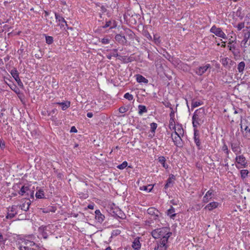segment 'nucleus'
I'll use <instances>...</instances> for the list:
<instances>
[{"label":"nucleus","instance_id":"obj_1","mask_svg":"<svg viewBox=\"0 0 250 250\" xmlns=\"http://www.w3.org/2000/svg\"><path fill=\"white\" fill-rule=\"evenodd\" d=\"M205 110L203 107L196 110L192 117V122L193 127H197L202 124L205 118Z\"/></svg>","mask_w":250,"mask_h":250},{"label":"nucleus","instance_id":"obj_2","mask_svg":"<svg viewBox=\"0 0 250 250\" xmlns=\"http://www.w3.org/2000/svg\"><path fill=\"white\" fill-rule=\"evenodd\" d=\"M19 249L20 250H37L39 246L33 241L21 238L19 241Z\"/></svg>","mask_w":250,"mask_h":250},{"label":"nucleus","instance_id":"obj_3","mask_svg":"<svg viewBox=\"0 0 250 250\" xmlns=\"http://www.w3.org/2000/svg\"><path fill=\"white\" fill-rule=\"evenodd\" d=\"M170 232L169 231V229L167 227H164L152 230L151 235L154 238L158 239L167 235Z\"/></svg>","mask_w":250,"mask_h":250},{"label":"nucleus","instance_id":"obj_4","mask_svg":"<svg viewBox=\"0 0 250 250\" xmlns=\"http://www.w3.org/2000/svg\"><path fill=\"white\" fill-rule=\"evenodd\" d=\"M19 194L21 196L25 195L27 197L34 198V191L31 188V186L24 185L21 188Z\"/></svg>","mask_w":250,"mask_h":250},{"label":"nucleus","instance_id":"obj_5","mask_svg":"<svg viewBox=\"0 0 250 250\" xmlns=\"http://www.w3.org/2000/svg\"><path fill=\"white\" fill-rule=\"evenodd\" d=\"M210 32L214 34L216 36L222 38L224 39H227L225 33L222 31V29L217 27L215 25H213L210 29Z\"/></svg>","mask_w":250,"mask_h":250},{"label":"nucleus","instance_id":"obj_6","mask_svg":"<svg viewBox=\"0 0 250 250\" xmlns=\"http://www.w3.org/2000/svg\"><path fill=\"white\" fill-rule=\"evenodd\" d=\"M247 125H243L242 123H241V131L242 132L244 138L250 140V123L248 124L247 122Z\"/></svg>","mask_w":250,"mask_h":250},{"label":"nucleus","instance_id":"obj_7","mask_svg":"<svg viewBox=\"0 0 250 250\" xmlns=\"http://www.w3.org/2000/svg\"><path fill=\"white\" fill-rule=\"evenodd\" d=\"M244 39L241 42V46L244 48H247L250 45V42H248L250 37V31L247 30H244Z\"/></svg>","mask_w":250,"mask_h":250},{"label":"nucleus","instance_id":"obj_8","mask_svg":"<svg viewBox=\"0 0 250 250\" xmlns=\"http://www.w3.org/2000/svg\"><path fill=\"white\" fill-rule=\"evenodd\" d=\"M174 134L176 135L175 137H173V134H171V137L174 145L177 147H182L183 146V142L181 136L176 131H175Z\"/></svg>","mask_w":250,"mask_h":250},{"label":"nucleus","instance_id":"obj_9","mask_svg":"<svg viewBox=\"0 0 250 250\" xmlns=\"http://www.w3.org/2000/svg\"><path fill=\"white\" fill-rule=\"evenodd\" d=\"M147 212L148 214L153 216L154 220H156L159 219L161 213L156 208L152 207L149 208L147 209Z\"/></svg>","mask_w":250,"mask_h":250},{"label":"nucleus","instance_id":"obj_10","mask_svg":"<svg viewBox=\"0 0 250 250\" xmlns=\"http://www.w3.org/2000/svg\"><path fill=\"white\" fill-rule=\"evenodd\" d=\"M18 206L16 205H13L11 207H9L8 211L10 212H8L6 216L7 219H12L14 218L15 215L18 213L17 209Z\"/></svg>","mask_w":250,"mask_h":250},{"label":"nucleus","instance_id":"obj_11","mask_svg":"<svg viewBox=\"0 0 250 250\" xmlns=\"http://www.w3.org/2000/svg\"><path fill=\"white\" fill-rule=\"evenodd\" d=\"M10 73L19 86H22L23 84L19 77V73L16 68H14L10 71Z\"/></svg>","mask_w":250,"mask_h":250},{"label":"nucleus","instance_id":"obj_12","mask_svg":"<svg viewBox=\"0 0 250 250\" xmlns=\"http://www.w3.org/2000/svg\"><path fill=\"white\" fill-rule=\"evenodd\" d=\"M210 68V64H207L205 66H200L198 68H196L195 72L198 76H202L203 74H204L208 69Z\"/></svg>","mask_w":250,"mask_h":250},{"label":"nucleus","instance_id":"obj_13","mask_svg":"<svg viewBox=\"0 0 250 250\" xmlns=\"http://www.w3.org/2000/svg\"><path fill=\"white\" fill-rule=\"evenodd\" d=\"M235 161L237 164L240 165L244 167H245L247 166V162L246 161V158L243 155L239 156L237 155L235 158Z\"/></svg>","mask_w":250,"mask_h":250},{"label":"nucleus","instance_id":"obj_14","mask_svg":"<svg viewBox=\"0 0 250 250\" xmlns=\"http://www.w3.org/2000/svg\"><path fill=\"white\" fill-rule=\"evenodd\" d=\"M230 146L232 150L236 155L241 153V148L240 147L239 143L233 142L230 143Z\"/></svg>","mask_w":250,"mask_h":250},{"label":"nucleus","instance_id":"obj_15","mask_svg":"<svg viewBox=\"0 0 250 250\" xmlns=\"http://www.w3.org/2000/svg\"><path fill=\"white\" fill-rule=\"evenodd\" d=\"M175 180V176L173 174H170L169 177L167 180L166 184L165 185V188L167 189L169 187L173 186L174 181Z\"/></svg>","mask_w":250,"mask_h":250},{"label":"nucleus","instance_id":"obj_16","mask_svg":"<svg viewBox=\"0 0 250 250\" xmlns=\"http://www.w3.org/2000/svg\"><path fill=\"white\" fill-rule=\"evenodd\" d=\"M115 40L121 44H126L127 40L125 36L121 34H117L115 37Z\"/></svg>","mask_w":250,"mask_h":250},{"label":"nucleus","instance_id":"obj_17","mask_svg":"<svg viewBox=\"0 0 250 250\" xmlns=\"http://www.w3.org/2000/svg\"><path fill=\"white\" fill-rule=\"evenodd\" d=\"M171 232H170L167 235L161 238V241L160 242V243L161 244V246L164 247L165 250H167L168 247V246L167 245V243L168 239L171 236Z\"/></svg>","mask_w":250,"mask_h":250},{"label":"nucleus","instance_id":"obj_18","mask_svg":"<svg viewBox=\"0 0 250 250\" xmlns=\"http://www.w3.org/2000/svg\"><path fill=\"white\" fill-rule=\"evenodd\" d=\"M55 16L57 21L62 22V23L60 24L61 27H63L64 26V24L63 23H64L65 26H67L66 21L64 20L63 17L61 16L59 14L55 13Z\"/></svg>","mask_w":250,"mask_h":250},{"label":"nucleus","instance_id":"obj_19","mask_svg":"<svg viewBox=\"0 0 250 250\" xmlns=\"http://www.w3.org/2000/svg\"><path fill=\"white\" fill-rule=\"evenodd\" d=\"M233 109H234V114H237V116L234 117V120L236 121L238 119H240L241 122L242 123L243 110L241 108H238L235 109L234 107H233Z\"/></svg>","mask_w":250,"mask_h":250},{"label":"nucleus","instance_id":"obj_20","mask_svg":"<svg viewBox=\"0 0 250 250\" xmlns=\"http://www.w3.org/2000/svg\"><path fill=\"white\" fill-rule=\"evenodd\" d=\"M139 239V237L136 238L132 242V247L134 250H140L141 248V244Z\"/></svg>","mask_w":250,"mask_h":250},{"label":"nucleus","instance_id":"obj_21","mask_svg":"<svg viewBox=\"0 0 250 250\" xmlns=\"http://www.w3.org/2000/svg\"><path fill=\"white\" fill-rule=\"evenodd\" d=\"M47 230V226H42L39 228V231L41 233L44 239H47L48 237Z\"/></svg>","mask_w":250,"mask_h":250},{"label":"nucleus","instance_id":"obj_22","mask_svg":"<svg viewBox=\"0 0 250 250\" xmlns=\"http://www.w3.org/2000/svg\"><path fill=\"white\" fill-rule=\"evenodd\" d=\"M213 192L214 191L212 189H210L208 191L205 195L203 197L204 202H208L209 200L211 198L212 196L213 195Z\"/></svg>","mask_w":250,"mask_h":250},{"label":"nucleus","instance_id":"obj_23","mask_svg":"<svg viewBox=\"0 0 250 250\" xmlns=\"http://www.w3.org/2000/svg\"><path fill=\"white\" fill-rule=\"evenodd\" d=\"M95 219L97 220L98 222L100 223H102L104 219V216L102 214L100 211V210L98 209L95 211Z\"/></svg>","mask_w":250,"mask_h":250},{"label":"nucleus","instance_id":"obj_24","mask_svg":"<svg viewBox=\"0 0 250 250\" xmlns=\"http://www.w3.org/2000/svg\"><path fill=\"white\" fill-rule=\"evenodd\" d=\"M219 203L216 202H213L208 204L205 208V209L211 211L216 208L218 206Z\"/></svg>","mask_w":250,"mask_h":250},{"label":"nucleus","instance_id":"obj_25","mask_svg":"<svg viewBox=\"0 0 250 250\" xmlns=\"http://www.w3.org/2000/svg\"><path fill=\"white\" fill-rule=\"evenodd\" d=\"M110 27V29H112L116 27L115 21H114L109 20L106 21L105 24L103 26V28H106Z\"/></svg>","mask_w":250,"mask_h":250},{"label":"nucleus","instance_id":"obj_26","mask_svg":"<svg viewBox=\"0 0 250 250\" xmlns=\"http://www.w3.org/2000/svg\"><path fill=\"white\" fill-rule=\"evenodd\" d=\"M136 80L139 83H148L147 79L140 74L136 75Z\"/></svg>","mask_w":250,"mask_h":250},{"label":"nucleus","instance_id":"obj_27","mask_svg":"<svg viewBox=\"0 0 250 250\" xmlns=\"http://www.w3.org/2000/svg\"><path fill=\"white\" fill-rule=\"evenodd\" d=\"M203 102L201 101H195L194 99H193L191 101V109L193 110L194 108L203 105Z\"/></svg>","mask_w":250,"mask_h":250},{"label":"nucleus","instance_id":"obj_28","mask_svg":"<svg viewBox=\"0 0 250 250\" xmlns=\"http://www.w3.org/2000/svg\"><path fill=\"white\" fill-rule=\"evenodd\" d=\"M167 215L172 219H174V217L176 216V214L175 213V208L171 207V208L167 210Z\"/></svg>","mask_w":250,"mask_h":250},{"label":"nucleus","instance_id":"obj_29","mask_svg":"<svg viewBox=\"0 0 250 250\" xmlns=\"http://www.w3.org/2000/svg\"><path fill=\"white\" fill-rule=\"evenodd\" d=\"M246 64L245 62L243 61L239 62L237 66V69L239 73H243L245 69Z\"/></svg>","mask_w":250,"mask_h":250},{"label":"nucleus","instance_id":"obj_30","mask_svg":"<svg viewBox=\"0 0 250 250\" xmlns=\"http://www.w3.org/2000/svg\"><path fill=\"white\" fill-rule=\"evenodd\" d=\"M56 104L61 105L62 109L63 110H65L70 106V103L69 102L57 103Z\"/></svg>","mask_w":250,"mask_h":250},{"label":"nucleus","instance_id":"obj_31","mask_svg":"<svg viewBox=\"0 0 250 250\" xmlns=\"http://www.w3.org/2000/svg\"><path fill=\"white\" fill-rule=\"evenodd\" d=\"M138 113L139 115H142L144 113H146L147 110L146 107V106L143 105H139L138 106Z\"/></svg>","mask_w":250,"mask_h":250},{"label":"nucleus","instance_id":"obj_32","mask_svg":"<svg viewBox=\"0 0 250 250\" xmlns=\"http://www.w3.org/2000/svg\"><path fill=\"white\" fill-rule=\"evenodd\" d=\"M159 162L162 165L163 167L165 168H168V165L166 164V158L164 156H160L158 159Z\"/></svg>","mask_w":250,"mask_h":250},{"label":"nucleus","instance_id":"obj_33","mask_svg":"<svg viewBox=\"0 0 250 250\" xmlns=\"http://www.w3.org/2000/svg\"><path fill=\"white\" fill-rule=\"evenodd\" d=\"M110 37L108 36H106L104 38H102L100 40L103 44H107L110 42Z\"/></svg>","mask_w":250,"mask_h":250},{"label":"nucleus","instance_id":"obj_34","mask_svg":"<svg viewBox=\"0 0 250 250\" xmlns=\"http://www.w3.org/2000/svg\"><path fill=\"white\" fill-rule=\"evenodd\" d=\"M36 197L38 199H42L44 198V192L42 189H39L38 191H37L36 193Z\"/></svg>","mask_w":250,"mask_h":250},{"label":"nucleus","instance_id":"obj_35","mask_svg":"<svg viewBox=\"0 0 250 250\" xmlns=\"http://www.w3.org/2000/svg\"><path fill=\"white\" fill-rule=\"evenodd\" d=\"M194 141L196 145V146L198 147V149H201L202 148V146H201L200 140L199 139V136H198L197 137H194Z\"/></svg>","mask_w":250,"mask_h":250},{"label":"nucleus","instance_id":"obj_36","mask_svg":"<svg viewBox=\"0 0 250 250\" xmlns=\"http://www.w3.org/2000/svg\"><path fill=\"white\" fill-rule=\"evenodd\" d=\"M249 174V171L247 169H242L240 171V174L242 179L246 178Z\"/></svg>","mask_w":250,"mask_h":250},{"label":"nucleus","instance_id":"obj_37","mask_svg":"<svg viewBox=\"0 0 250 250\" xmlns=\"http://www.w3.org/2000/svg\"><path fill=\"white\" fill-rule=\"evenodd\" d=\"M140 188L141 190H146L148 192H150L152 189L153 187H152L151 185H149L147 186H144L141 187H140Z\"/></svg>","mask_w":250,"mask_h":250},{"label":"nucleus","instance_id":"obj_38","mask_svg":"<svg viewBox=\"0 0 250 250\" xmlns=\"http://www.w3.org/2000/svg\"><path fill=\"white\" fill-rule=\"evenodd\" d=\"M169 126L170 129H174L176 131L175 119H170Z\"/></svg>","mask_w":250,"mask_h":250},{"label":"nucleus","instance_id":"obj_39","mask_svg":"<svg viewBox=\"0 0 250 250\" xmlns=\"http://www.w3.org/2000/svg\"><path fill=\"white\" fill-rule=\"evenodd\" d=\"M222 150L223 151H224L226 154H227V158H229V150L228 149V146H227V145L224 143V145L223 146H222Z\"/></svg>","mask_w":250,"mask_h":250},{"label":"nucleus","instance_id":"obj_40","mask_svg":"<svg viewBox=\"0 0 250 250\" xmlns=\"http://www.w3.org/2000/svg\"><path fill=\"white\" fill-rule=\"evenodd\" d=\"M45 40L46 43L51 44L53 42V38L51 36H46L45 37Z\"/></svg>","mask_w":250,"mask_h":250},{"label":"nucleus","instance_id":"obj_41","mask_svg":"<svg viewBox=\"0 0 250 250\" xmlns=\"http://www.w3.org/2000/svg\"><path fill=\"white\" fill-rule=\"evenodd\" d=\"M157 127V124L155 123L150 124L151 132L154 133Z\"/></svg>","mask_w":250,"mask_h":250},{"label":"nucleus","instance_id":"obj_42","mask_svg":"<svg viewBox=\"0 0 250 250\" xmlns=\"http://www.w3.org/2000/svg\"><path fill=\"white\" fill-rule=\"evenodd\" d=\"M127 166V163L126 161H124L122 164L119 165L117 166V167L120 169H123L125 168Z\"/></svg>","mask_w":250,"mask_h":250},{"label":"nucleus","instance_id":"obj_43","mask_svg":"<svg viewBox=\"0 0 250 250\" xmlns=\"http://www.w3.org/2000/svg\"><path fill=\"white\" fill-rule=\"evenodd\" d=\"M124 98L127 99L129 101H131L133 99V96L132 95L129 93H126L124 95Z\"/></svg>","mask_w":250,"mask_h":250},{"label":"nucleus","instance_id":"obj_44","mask_svg":"<svg viewBox=\"0 0 250 250\" xmlns=\"http://www.w3.org/2000/svg\"><path fill=\"white\" fill-rule=\"evenodd\" d=\"M153 39L155 43L157 44H158L160 43V37L157 35H154L153 37Z\"/></svg>","mask_w":250,"mask_h":250},{"label":"nucleus","instance_id":"obj_45","mask_svg":"<svg viewBox=\"0 0 250 250\" xmlns=\"http://www.w3.org/2000/svg\"><path fill=\"white\" fill-rule=\"evenodd\" d=\"M163 104L166 107L169 108L170 109L173 108L171 104L168 101H164L162 102Z\"/></svg>","mask_w":250,"mask_h":250},{"label":"nucleus","instance_id":"obj_46","mask_svg":"<svg viewBox=\"0 0 250 250\" xmlns=\"http://www.w3.org/2000/svg\"><path fill=\"white\" fill-rule=\"evenodd\" d=\"M229 59L228 58H224L222 60V63L224 66H226L228 64Z\"/></svg>","mask_w":250,"mask_h":250},{"label":"nucleus","instance_id":"obj_47","mask_svg":"<svg viewBox=\"0 0 250 250\" xmlns=\"http://www.w3.org/2000/svg\"><path fill=\"white\" fill-rule=\"evenodd\" d=\"M245 26V23L244 22H240L238 24L236 27L238 30H241L242 29H243Z\"/></svg>","mask_w":250,"mask_h":250},{"label":"nucleus","instance_id":"obj_48","mask_svg":"<svg viewBox=\"0 0 250 250\" xmlns=\"http://www.w3.org/2000/svg\"><path fill=\"white\" fill-rule=\"evenodd\" d=\"M228 47L229 48V50L234 54V50L235 49L236 46L234 44H229L228 45Z\"/></svg>","mask_w":250,"mask_h":250},{"label":"nucleus","instance_id":"obj_49","mask_svg":"<svg viewBox=\"0 0 250 250\" xmlns=\"http://www.w3.org/2000/svg\"><path fill=\"white\" fill-rule=\"evenodd\" d=\"M113 56L115 57H118V56H119V55H118V53H113L112 54H108V55H106L107 58L109 60L111 59V58Z\"/></svg>","mask_w":250,"mask_h":250},{"label":"nucleus","instance_id":"obj_50","mask_svg":"<svg viewBox=\"0 0 250 250\" xmlns=\"http://www.w3.org/2000/svg\"><path fill=\"white\" fill-rule=\"evenodd\" d=\"M30 204L29 203H27V206L26 208H25V204H22V206H20V208H21V209L23 210L24 211H27L28 210L29 208Z\"/></svg>","mask_w":250,"mask_h":250},{"label":"nucleus","instance_id":"obj_51","mask_svg":"<svg viewBox=\"0 0 250 250\" xmlns=\"http://www.w3.org/2000/svg\"><path fill=\"white\" fill-rule=\"evenodd\" d=\"M127 110H128L127 108H126L125 107L122 106L119 108V111L120 113H124L126 112L127 111Z\"/></svg>","mask_w":250,"mask_h":250},{"label":"nucleus","instance_id":"obj_52","mask_svg":"<svg viewBox=\"0 0 250 250\" xmlns=\"http://www.w3.org/2000/svg\"><path fill=\"white\" fill-rule=\"evenodd\" d=\"M39 53H37V54H35V57L37 59H41V58H42L43 55L42 53V52L40 50H39Z\"/></svg>","mask_w":250,"mask_h":250},{"label":"nucleus","instance_id":"obj_53","mask_svg":"<svg viewBox=\"0 0 250 250\" xmlns=\"http://www.w3.org/2000/svg\"><path fill=\"white\" fill-rule=\"evenodd\" d=\"M170 110H171V111L169 114L170 119H175V118H174L175 114H174V111L173 110V109L171 108V109H170Z\"/></svg>","mask_w":250,"mask_h":250},{"label":"nucleus","instance_id":"obj_54","mask_svg":"<svg viewBox=\"0 0 250 250\" xmlns=\"http://www.w3.org/2000/svg\"><path fill=\"white\" fill-rule=\"evenodd\" d=\"M197 128V127H194V137L199 136V133Z\"/></svg>","mask_w":250,"mask_h":250},{"label":"nucleus","instance_id":"obj_55","mask_svg":"<svg viewBox=\"0 0 250 250\" xmlns=\"http://www.w3.org/2000/svg\"><path fill=\"white\" fill-rule=\"evenodd\" d=\"M177 132L178 133L179 135L181 134H183L184 133V130L183 129V128H182V126H180L179 127H178L177 129Z\"/></svg>","mask_w":250,"mask_h":250},{"label":"nucleus","instance_id":"obj_56","mask_svg":"<svg viewBox=\"0 0 250 250\" xmlns=\"http://www.w3.org/2000/svg\"><path fill=\"white\" fill-rule=\"evenodd\" d=\"M116 215L120 218H122V219H123L124 218V216H125V214H123L121 212V211L120 210L119 211V214H116Z\"/></svg>","mask_w":250,"mask_h":250},{"label":"nucleus","instance_id":"obj_57","mask_svg":"<svg viewBox=\"0 0 250 250\" xmlns=\"http://www.w3.org/2000/svg\"><path fill=\"white\" fill-rule=\"evenodd\" d=\"M127 32L128 33V35H129V36H130L131 38L133 37V36H134V33L132 31H131L129 29H127Z\"/></svg>","mask_w":250,"mask_h":250},{"label":"nucleus","instance_id":"obj_58","mask_svg":"<svg viewBox=\"0 0 250 250\" xmlns=\"http://www.w3.org/2000/svg\"><path fill=\"white\" fill-rule=\"evenodd\" d=\"M70 132L76 133V132H77V130L76 128V127L73 126L71 127V129H70Z\"/></svg>","mask_w":250,"mask_h":250},{"label":"nucleus","instance_id":"obj_59","mask_svg":"<svg viewBox=\"0 0 250 250\" xmlns=\"http://www.w3.org/2000/svg\"><path fill=\"white\" fill-rule=\"evenodd\" d=\"M145 36L149 40H152V37L151 36V35H150V34L148 33V32H147L146 35H145Z\"/></svg>","mask_w":250,"mask_h":250},{"label":"nucleus","instance_id":"obj_60","mask_svg":"<svg viewBox=\"0 0 250 250\" xmlns=\"http://www.w3.org/2000/svg\"><path fill=\"white\" fill-rule=\"evenodd\" d=\"M0 147L1 149H3L5 147V144L4 142H2V141L0 142Z\"/></svg>","mask_w":250,"mask_h":250},{"label":"nucleus","instance_id":"obj_61","mask_svg":"<svg viewBox=\"0 0 250 250\" xmlns=\"http://www.w3.org/2000/svg\"><path fill=\"white\" fill-rule=\"evenodd\" d=\"M21 185V183H18V184H16L15 185H14L13 186V188H20V185Z\"/></svg>","mask_w":250,"mask_h":250},{"label":"nucleus","instance_id":"obj_62","mask_svg":"<svg viewBox=\"0 0 250 250\" xmlns=\"http://www.w3.org/2000/svg\"><path fill=\"white\" fill-rule=\"evenodd\" d=\"M43 212L44 213H48L49 212V211H53V212H54L55 211L54 210H49L48 209H43Z\"/></svg>","mask_w":250,"mask_h":250},{"label":"nucleus","instance_id":"obj_63","mask_svg":"<svg viewBox=\"0 0 250 250\" xmlns=\"http://www.w3.org/2000/svg\"><path fill=\"white\" fill-rule=\"evenodd\" d=\"M93 113L92 112H88L87 113V116L88 117V118H92L93 117Z\"/></svg>","mask_w":250,"mask_h":250},{"label":"nucleus","instance_id":"obj_64","mask_svg":"<svg viewBox=\"0 0 250 250\" xmlns=\"http://www.w3.org/2000/svg\"><path fill=\"white\" fill-rule=\"evenodd\" d=\"M235 42H236L235 40H231L230 39H229V44H232L233 43H235Z\"/></svg>","mask_w":250,"mask_h":250}]
</instances>
